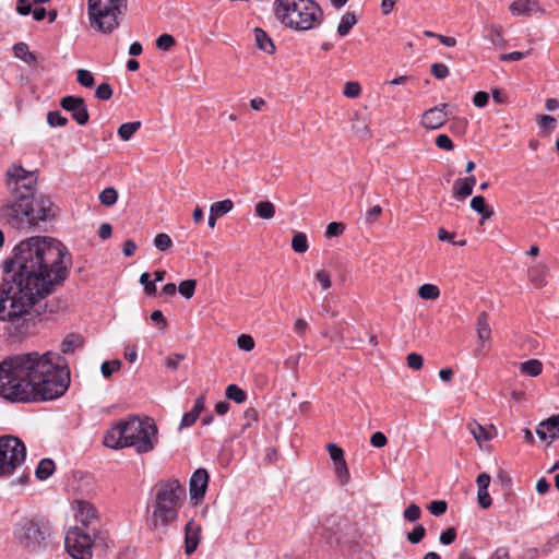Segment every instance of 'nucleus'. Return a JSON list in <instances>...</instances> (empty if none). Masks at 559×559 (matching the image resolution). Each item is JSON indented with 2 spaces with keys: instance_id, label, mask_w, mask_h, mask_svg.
Returning a JSON list of instances; mask_svg holds the SVG:
<instances>
[{
  "instance_id": "f257e3e1",
  "label": "nucleus",
  "mask_w": 559,
  "mask_h": 559,
  "mask_svg": "<svg viewBox=\"0 0 559 559\" xmlns=\"http://www.w3.org/2000/svg\"><path fill=\"white\" fill-rule=\"evenodd\" d=\"M70 264L66 246L55 238L36 236L21 241L3 263L0 321L12 323L17 335L27 333L33 325L31 310L64 282Z\"/></svg>"
},
{
  "instance_id": "f03ea898",
  "label": "nucleus",
  "mask_w": 559,
  "mask_h": 559,
  "mask_svg": "<svg viewBox=\"0 0 559 559\" xmlns=\"http://www.w3.org/2000/svg\"><path fill=\"white\" fill-rule=\"evenodd\" d=\"M60 355L24 353L0 362V396L13 403L53 401L68 391L70 370Z\"/></svg>"
},
{
  "instance_id": "7ed1b4c3",
  "label": "nucleus",
  "mask_w": 559,
  "mask_h": 559,
  "mask_svg": "<svg viewBox=\"0 0 559 559\" xmlns=\"http://www.w3.org/2000/svg\"><path fill=\"white\" fill-rule=\"evenodd\" d=\"M103 443L114 450L134 448L139 454L150 453L158 444V428L150 417L130 415L106 431Z\"/></svg>"
},
{
  "instance_id": "20e7f679",
  "label": "nucleus",
  "mask_w": 559,
  "mask_h": 559,
  "mask_svg": "<svg viewBox=\"0 0 559 559\" xmlns=\"http://www.w3.org/2000/svg\"><path fill=\"white\" fill-rule=\"evenodd\" d=\"M274 12L280 22L298 32L321 25L323 11L313 0H275Z\"/></svg>"
},
{
  "instance_id": "39448f33",
  "label": "nucleus",
  "mask_w": 559,
  "mask_h": 559,
  "mask_svg": "<svg viewBox=\"0 0 559 559\" xmlns=\"http://www.w3.org/2000/svg\"><path fill=\"white\" fill-rule=\"evenodd\" d=\"M155 503L148 524L154 528L168 526L178 518V509L185 497V488L177 479L158 481L155 485Z\"/></svg>"
},
{
  "instance_id": "423d86ee",
  "label": "nucleus",
  "mask_w": 559,
  "mask_h": 559,
  "mask_svg": "<svg viewBox=\"0 0 559 559\" xmlns=\"http://www.w3.org/2000/svg\"><path fill=\"white\" fill-rule=\"evenodd\" d=\"M126 10L127 0H87L90 23L103 33L115 31Z\"/></svg>"
},
{
  "instance_id": "0eeeda50",
  "label": "nucleus",
  "mask_w": 559,
  "mask_h": 559,
  "mask_svg": "<svg viewBox=\"0 0 559 559\" xmlns=\"http://www.w3.org/2000/svg\"><path fill=\"white\" fill-rule=\"evenodd\" d=\"M25 457L26 447L20 438L9 435L0 437V477L11 476L21 468Z\"/></svg>"
},
{
  "instance_id": "6e6552de",
  "label": "nucleus",
  "mask_w": 559,
  "mask_h": 559,
  "mask_svg": "<svg viewBox=\"0 0 559 559\" xmlns=\"http://www.w3.org/2000/svg\"><path fill=\"white\" fill-rule=\"evenodd\" d=\"M49 534V527L35 520H23L14 527V537L19 545L29 551L45 548Z\"/></svg>"
},
{
  "instance_id": "1a4fd4ad",
  "label": "nucleus",
  "mask_w": 559,
  "mask_h": 559,
  "mask_svg": "<svg viewBox=\"0 0 559 559\" xmlns=\"http://www.w3.org/2000/svg\"><path fill=\"white\" fill-rule=\"evenodd\" d=\"M7 187L12 199L32 201L37 178L22 166L12 165L8 169Z\"/></svg>"
},
{
  "instance_id": "9d476101",
  "label": "nucleus",
  "mask_w": 559,
  "mask_h": 559,
  "mask_svg": "<svg viewBox=\"0 0 559 559\" xmlns=\"http://www.w3.org/2000/svg\"><path fill=\"white\" fill-rule=\"evenodd\" d=\"M0 218L14 229L33 227L32 201L12 199L0 209Z\"/></svg>"
},
{
  "instance_id": "9b49d317",
  "label": "nucleus",
  "mask_w": 559,
  "mask_h": 559,
  "mask_svg": "<svg viewBox=\"0 0 559 559\" xmlns=\"http://www.w3.org/2000/svg\"><path fill=\"white\" fill-rule=\"evenodd\" d=\"M64 546L69 555L74 559H92L93 557V540L80 527L69 528L66 534Z\"/></svg>"
},
{
  "instance_id": "f8f14e48",
  "label": "nucleus",
  "mask_w": 559,
  "mask_h": 559,
  "mask_svg": "<svg viewBox=\"0 0 559 559\" xmlns=\"http://www.w3.org/2000/svg\"><path fill=\"white\" fill-rule=\"evenodd\" d=\"M348 522L341 515H330L322 523L321 536L329 545L338 544L342 540Z\"/></svg>"
},
{
  "instance_id": "ddd939ff",
  "label": "nucleus",
  "mask_w": 559,
  "mask_h": 559,
  "mask_svg": "<svg viewBox=\"0 0 559 559\" xmlns=\"http://www.w3.org/2000/svg\"><path fill=\"white\" fill-rule=\"evenodd\" d=\"M60 105L66 111L71 112L78 124L84 126L88 122L90 114L82 97L66 96L61 99Z\"/></svg>"
},
{
  "instance_id": "4468645a",
  "label": "nucleus",
  "mask_w": 559,
  "mask_h": 559,
  "mask_svg": "<svg viewBox=\"0 0 559 559\" xmlns=\"http://www.w3.org/2000/svg\"><path fill=\"white\" fill-rule=\"evenodd\" d=\"M447 104H441L426 110L421 116V126L428 130H436L441 128L447 122Z\"/></svg>"
},
{
  "instance_id": "2eb2a0df",
  "label": "nucleus",
  "mask_w": 559,
  "mask_h": 559,
  "mask_svg": "<svg viewBox=\"0 0 559 559\" xmlns=\"http://www.w3.org/2000/svg\"><path fill=\"white\" fill-rule=\"evenodd\" d=\"M209 473L205 468H198L190 478V496L192 499H202L206 492L209 484Z\"/></svg>"
},
{
  "instance_id": "dca6fc26",
  "label": "nucleus",
  "mask_w": 559,
  "mask_h": 559,
  "mask_svg": "<svg viewBox=\"0 0 559 559\" xmlns=\"http://www.w3.org/2000/svg\"><path fill=\"white\" fill-rule=\"evenodd\" d=\"M201 525L194 520H190L185 527V551L188 556L192 555L201 539Z\"/></svg>"
},
{
  "instance_id": "f3484780",
  "label": "nucleus",
  "mask_w": 559,
  "mask_h": 559,
  "mask_svg": "<svg viewBox=\"0 0 559 559\" xmlns=\"http://www.w3.org/2000/svg\"><path fill=\"white\" fill-rule=\"evenodd\" d=\"M536 433L540 440L549 442L559 438V415H554L542 421L536 428Z\"/></svg>"
},
{
  "instance_id": "a211bd4d",
  "label": "nucleus",
  "mask_w": 559,
  "mask_h": 559,
  "mask_svg": "<svg viewBox=\"0 0 559 559\" xmlns=\"http://www.w3.org/2000/svg\"><path fill=\"white\" fill-rule=\"evenodd\" d=\"M55 207L52 202L48 198H40L36 202V206L33 207V226L37 222H46L55 216Z\"/></svg>"
},
{
  "instance_id": "6ab92c4d",
  "label": "nucleus",
  "mask_w": 559,
  "mask_h": 559,
  "mask_svg": "<svg viewBox=\"0 0 559 559\" xmlns=\"http://www.w3.org/2000/svg\"><path fill=\"white\" fill-rule=\"evenodd\" d=\"M467 428L479 445L483 442L491 440L496 435V429L493 426L484 427L475 420L469 421L467 424Z\"/></svg>"
},
{
  "instance_id": "aec40b11",
  "label": "nucleus",
  "mask_w": 559,
  "mask_h": 559,
  "mask_svg": "<svg viewBox=\"0 0 559 559\" xmlns=\"http://www.w3.org/2000/svg\"><path fill=\"white\" fill-rule=\"evenodd\" d=\"M204 407H205V397L204 396L197 397L194 401L193 408L190 412L183 414L180 425H179V430L191 427L197 421L200 414L203 412Z\"/></svg>"
},
{
  "instance_id": "412c9836",
  "label": "nucleus",
  "mask_w": 559,
  "mask_h": 559,
  "mask_svg": "<svg viewBox=\"0 0 559 559\" xmlns=\"http://www.w3.org/2000/svg\"><path fill=\"white\" fill-rule=\"evenodd\" d=\"M75 518L82 524L87 525L97 518V512L92 503L87 501H78Z\"/></svg>"
},
{
  "instance_id": "4be33fe9",
  "label": "nucleus",
  "mask_w": 559,
  "mask_h": 559,
  "mask_svg": "<svg viewBox=\"0 0 559 559\" xmlns=\"http://www.w3.org/2000/svg\"><path fill=\"white\" fill-rule=\"evenodd\" d=\"M548 267L544 263H536L528 270V280L536 288H542L546 285V274Z\"/></svg>"
},
{
  "instance_id": "5701e85b",
  "label": "nucleus",
  "mask_w": 559,
  "mask_h": 559,
  "mask_svg": "<svg viewBox=\"0 0 559 559\" xmlns=\"http://www.w3.org/2000/svg\"><path fill=\"white\" fill-rule=\"evenodd\" d=\"M539 10L536 0H516L510 5L513 15L531 14Z\"/></svg>"
},
{
  "instance_id": "b1692460",
  "label": "nucleus",
  "mask_w": 559,
  "mask_h": 559,
  "mask_svg": "<svg viewBox=\"0 0 559 559\" xmlns=\"http://www.w3.org/2000/svg\"><path fill=\"white\" fill-rule=\"evenodd\" d=\"M254 37L257 46L260 50L269 55L274 52L275 46L273 44V40L263 29L257 27L254 29Z\"/></svg>"
},
{
  "instance_id": "393cba45",
  "label": "nucleus",
  "mask_w": 559,
  "mask_h": 559,
  "mask_svg": "<svg viewBox=\"0 0 559 559\" xmlns=\"http://www.w3.org/2000/svg\"><path fill=\"white\" fill-rule=\"evenodd\" d=\"M476 332L480 342L485 343L490 340L491 329L488 323V316L486 312H480L477 318Z\"/></svg>"
},
{
  "instance_id": "a878e982",
  "label": "nucleus",
  "mask_w": 559,
  "mask_h": 559,
  "mask_svg": "<svg viewBox=\"0 0 559 559\" xmlns=\"http://www.w3.org/2000/svg\"><path fill=\"white\" fill-rule=\"evenodd\" d=\"M469 206L473 211L481 215L483 219H489L493 212L486 205V200L483 195H476L471 200Z\"/></svg>"
},
{
  "instance_id": "bb28decb",
  "label": "nucleus",
  "mask_w": 559,
  "mask_h": 559,
  "mask_svg": "<svg viewBox=\"0 0 559 559\" xmlns=\"http://www.w3.org/2000/svg\"><path fill=\"white\" fill-rule=\"evenodd\" d=\"M55 462L50 459H43L35 471V475L39 480H46L55 472Z\"/></svg>"
},
{
  "instance_id": "cd10ccee",
  "label": "nucleus",
  "mask_w": 559,
  "mask_h": 559,
  "mask_svg": "<svg viewBox=\"0 0 559 559\" xmlns=\"http://www.w3.org/2000/svg\"><path fill=\"white\" fill-rule=\"evenodd\" d=\"M14 56L27 64H35L36 57L33 52L29 51L27 44L17 43L13 46Z\"/></svg>"
},
{
  "instance_id": "c85d7f7f",
  "label": "nucleus",
  "mask_w": 559,
  "mask_h": 559,
  "mask_svg": "<svg viewBox=\"0 0 559 559\" xmlns=\"http://www.w3.org/2000/svg\"><path fill=\"white\" fill-rule=\"evenodd\" d=\"M520 371L530 377H537L543 371V364L538 359H528L520 364Z\"/></svg>"
},
{
  "instance_id": "c756f323",
  "label": "nucleus",
  "mask_w": 559,
  "mask_h": 559,
  "mask_svg": "<svg viewBox=\"0 0 559 559\" xmlns=\"http://www.w3.org/2000/svg\"><path fill=\"white\" fill-rule=\"evenodd\" d=\"M357 23V19L355 13L347 12L345 13L337 26V33L340 36H346L349 31L353 28V26Z\"/></svg>"
},
{
  "instance_id": "7c9ffc66",
  "label": "nucleus",
  "mask_w": 559,
  "mask_h": 559,
  "mask_svg": "<svg viewBox=\"0 0 559 559\" xmlns=\"http://www.w3.org/2000/svg\"><path fill=\"white\" fill-rule=\"evenodd\" d=\"M255 214L262 219H271L275 215V206L270 201H260L255 204Z\"/></svg>"
},
{
  "instance_id": "2f4dec72",
  "label": "nucleus",
  "mask_w": 559,
  "mask_h": 559,
  "mask_svg": "<svg viewBox=\"0 0 559 559\" xmlns=\"http://www.w3.org/2000/svg\"><path fill=\"white\" fill-rule=\"evenodd\" d=\"M452 193L455 199L464 200L473 193V189L459 178L453 183Z\"/></svg>"
},
{
  "instance_id": "473e14b6",
  "label": "nucleus",
  "mask_w": 559,
  "mask_h": 559,
  "mask_svg": "<svg viewBox=\"0 0 559 559\" xmlns=\"http://www.w3.org/2000/svg\"><path fill=\"white\" fill-rule=\"evenodd\" d=\"M141 128V121L122 123L118 128V134L123 141H129L133 134Z\"/></svg>"
},
{
  "instance_id": "72a5a7b5",
  "label": "nucleus",
  "mask_w": 559,
  "mask_h": 559,
  "mask_svg": "<svg viewBox=\"0 0 559 559\" xmlns=\"http://www.w3.org/2000/svg\"><path fill=\"white\" fill-rule=\"evenodd\" d=\"M418 295L425 300H436L440 296V290L433 284H424L418 288Z\"/></svg>"
},
{
  "instance_id": "f704fd0d",
  "label": "nucleus",
  "mask_w": 559,
  "mask_h": 559,
  "mask_svg": "<svg viewBox=\"0 0 559 559\" xmlns=\"http://www.w3.org/2000/svg\"><path fill=\"white\" fill-rule=\"evenodd\" d=\"M233 207H234L233 201L229 199H226L223 201L214 202L211 205L210 211L212 212V214L221 217V216L227 214L228 212H230L233 210Z\"/></svg>"
},
{
  "instance_id": "c9c22d12",
  "label": "nucleus",
  "mask_w": 559,
  "mask_h": 559,
  "mask_svg": "<svg viewBox=\"0 0 559 559\" xmlns=\"http://www.w3.org/2000/svg\"><path fill=\"white\" fill-rule=\"evenodd\" d=\"M118 200V192L115 188L108 187L99 193V201L105 206H112Z\"/></svg>"
},
{
  "instance_id": "e433bc0d",
  "label": "nucleus",
  "mask_w": 559,
  "mask_h": 559,
  "mask_svg": "<svg viewBox=\"0 0 559 559\" xmlns=\"http://www.w3.org/2000/svg\"><path fill=\"white\" fill-rule=\"evenodd\" d=\"M292 248L297 253H305L309 246L305 233H297L292 239Z\"/></svg>"
},
{
  "instance_id": "4c0bfd02",
  "label": "nucleus",
  "mask_w": 559,
  "mask_h": 559,
  "mask_svg": "<svg viewBox=\"0 0 559 559\" xmlns=\"http://www.w3.org/2000/svg\"><path fill=\"white\" fill-rule=\"evenodd\" d=\"M225 395L227 399L236 402V403H242L246 400V393L243 390H241L236 384H229L226 388Z\"/></svg>"
},
{
  "instance_id": "58836bf2",
  "label": "nucleus",
  "mask_w": 559,
  "mask_h": 559,
  "mask_svg": "<svg viewBox=\"0 0 559 559\" xmlns=\"http://www.w3.org/2000/svg\"><path fill=\"white\" fill-rule=\"evenodd\" d=\"M195 287H197L195 280H185V281L180 282V284L178 286V292L186 299H191L194 295Z\"/></svg>"
},
{
  "instance_id": "ea45409f",
  "label": "nucleus",
  "mask_w": 559,
  "mask_h": 559,
  "mask_svg": "<svg viewBox=\"0 0 559 559\" xmlns=\"http://www.w3.org/2000/svg\"><path fill=\"white\" fill-rule=\"evenodd\" d=\"M76 81L84 87H92L95 83L93 73L85 69H79L76 71Z\"/></svg>"
},
{
  "instance_id": "a19ab883",
  "label": "nucleus",
  "mask_w": 559,
  "mask_h": 559,
  "mask_svg": "<svg viewBox=\"0 0 559 559\" xmlns=\"http://www.w3.org/2000/svg\"><path fill=\"white\" fill-rule=\"evenodd\" d=\"M334 469L340 484L345 485L349 479V471L345 460L334 463Z\"/></svg>"
},
{
  "instance_id": "79ce46f5",
  "label": "nucleus",
  "mask_w": 559,
  "mask_h": 559,
  "mask_svg": "<svg viewBox=\"0 0 559 559\" xmlns=\"http://www.w3.org/2000/svg\"><path fill=\"white\" fill-rule=\"evenodd\" d=\"M82 345V340L78 335H69L61 344V350L64 354L73 352L76 347Z\"/></svg>"
},
{
  "instance_id": "37998d69",
  "label": "nucleus",
  "mask_w": 559,
  "mask_h": 559,
  "mask_svg": "<svg viewBox=\"0 0 559 559\" xmlns=\"http://www.w3.org/2000/svg\"><path fill=\"white\" fill-rule=\"evenodd\" d=\"M176 44L173 35L163 34L156 39V46L163 51H169Z\"/></svg>"
},
{
  "instance_id": "c03bdc74",
  "label": "nucleus",
  "mask_w": 559,
  "mask_h": 559,
  "mask_svg": "<svg viewBox=\"0 0 559 559\" xmlns=\"http://www.w3.org/2000/svg\"><path fill=\"white\" fill-rule=\"evenodd\" d=\"M47 123L50 127H64L68 123V118L59 111H49L47 114Z\"/></svg>"
},
{
  "instance_id": "a18cd8bd",
  "label": "nucleus",
  "mask_w": 559,
  "mask_h": 559,
  "mask_svg": "<svg viewBox=\"0 0 559 559\" xmlns=\"http://www.w3.org/2000/svg\"><path fill=\"white\" fill-rule=\"evenodd\" d=\"M426 535V530L421 524H417L412 532H409L406 536L407 540L411 544H418L423 540Z\"/></svg>"
},
{
  "instance_id": "49530a36",
  "label": "nucleus",
  "mask_w": 559,
  "mask_h": 559,
  "mask_svg": "<svg viewBox=\"0 0 559 559\" xmlns=\"http://www.w3.org/2000/svg\"><path fill=\"white\" fill-rule=\"evenodd\" d=\"M421 515V510L416 503H411L403 512V518L408 522H416Z\"/></svg>"
},
{
  "instance_id": "de8ad7c7",
  "label": "nucleus",
  "mask_w": 559,
  "mask_h": 559,
  "mask_svg": "<svg viewBox=\"0 0 559 559\" xmlns=\"http://www.w3.org/2000/svg\"><path fill=\"white\" fill-rule=\"evenodd\" d=\"M154 245L160 251H165L173 246V240L169 235L160 233L155 236Z\"/></svg>"
},
{
  "instance_id": "09e8293b",
  "label": "nucleus",
  "mask_w": 559,
  "mask_h": 559,
  "mask_svg": "<svg viewBox=\"0 0 559 559\" xmlns=\"http://www.w3.org/2000/svg\"><path fill=\"white\" fill-rule=\"evenodd\" d=\"M120 367V360L104 361L100 366V371L105 378H109L114 372L118 371Z\"/></svg>"
},
{
  "instance_id": "8fccbe9b",
  "label": "nucleus",
  "mask_w": 559,
  "mask_h": 559,
  "mask_svg": "<svg viewBox=\"0 0 559 559\" xmlns=\"http://www.w3.org/2000/svg\"><path fill=\"white\" fill-rule=\"evenodd\" d=\"M488 31H489V34H488V39L493 44V45H498V44H501L503 41V37H502V28L500 25H497V24H491L489 27H488Z\"/></svg>"
},
{
  "instance_id": "3c124183",
  "label": "nucleus",
  "mask_w": 559,
  "mask_h": 559,
  "mask_svg": "<svg viewBox=\"0 0 559 559\" xmlns=\"http://www.w3.org/2000/svg\"><path fill=\"white\" fill-rule=\"evenodd\" d=\"M237 346L245 352H250L254 348V340L249 334H241L237 338Z\"/></svg>"
},
{
  "instance_id": "603ef678",
  "label": "nucleus",
  "mask_w": 559,
  "mask_h": 559,
  "mask_svg": "<svg viewBox=\"0 0 559 559\" xmlns=\"http://www.w3.org/2000/svg\"><path fill=\"white\" fill-rule=\"evenodd\" d=\"M360 84L355 81L347 82L344 86V95L348 98H356L360 95Z\"/></svg>"
},
{
  "instance_id": "864d4df0",
  "label": "nucleus",
  "mask_w": 559,
  "mask_h": 559,
  "mask_svg": "<svg viewBox=\"0 0 559 559\" xmlns=\"http://www.w3.org/2000/svg\"><path fill=\"white\" fill-rule=\"evenodd\" d=\"M448 504L444 500L431 501L428 506V510L435 516H440L447 512Z\"/></svg>"
},
{
  "instance_id": "5fc2aeb1",
  "label": "nucleus",
  "mask_w": 559,
  "mask_h": 559,
  "mask_svg": "<svg viewBox=\"0 0 559 559\" xmlns=\"http://www.w3.org/2000/svg\"><path fill=\"white\" fill-rule=\"evenodd\" d=\"M151 275L147 272H144L140 276V283L144 286V292L146 295L152 296L156 294L155 283L150 280Z\"/></svg>"
},
{
  "instance_id": "6e6d98bb",
  "label": "nucleus",
  "mask_w": 559,
  "mask_h": 559,
  "mask_svg": "<svg viewBox=\"0 0 559 559\" xmlns=\"http://www.w3.org/2000/svg\"><path fill=\"white\" fill-rule=\"evenodd\" d=\"M95 95L100 100H108L112 96V88L108 83H102L96 87Z\"/></svg>"
},
{
  "instance_id": "4d7b16f0",
  "label": "nucleus",
  "mask_w": 559,
  "mask_h": 559,
  "mask_svg": "<svg viewBox=\"0 0 559 559\" xmlns=\"http://www.w3.org/2000/svg\"><path fill=\"white\" fill-rule=\"evenodd\" d=\"M431 74L438 79L442 80L449 75V69L444 63H433L430 68Z\"/></svg>"
},
{
  "instance_id": "13d9d810",
  "label": "nucleus",
  "mask_w": 559,
  "mask_h": 559,
  "mask_svg": "<svg viewBox=\"0 0 559 559\" xmlns=\"http://www.w3.org/2000/svg\"><path fill=\"white\" fill-rule=\"evenodd\" d=\"M314 277H316L317 282H319V284L321 285L322 289L326 290L331 287L332 282H331L330 274L328 271L320 270V271L316 272Z\"/></svg>"
},
{
  "instance_id": "bf43d9fd",
  "label": "nucleus",
  "mask_w": 559,
  "mask_h": 559,
  "mask_svg": "<svg viewBox=\"0 0 559 559\" xmlns=\"http://www.w3.org/2000/svg\"><path fill=\"white\" fill-rule=\"evenodd\" d=\"M328 452L333 463L344 461V451L334 443L328 444Z\"/></svg>"
},
{
  "instance_id": "052dcab7",
  "label": "nucleus",
  "mask_w": 559,
  "mask_h": 559,
  "mask_svg": "<svg viewBox=\"0 0 559 559\" xmlns=\"http://www.w3.org/2000/svg\"><path fill=\"white\" fill-rule=\"evenodd\" d=\"M382 209L380 205H373L365 213L366 224L372 225L381 215Z\"/></svg>"
},
{
  "instance_id": "680f3d73",
  "label": "nucleus",
  "mask_w": 559,
  "mask_h": 559,
  "mask_svg": "<svg viewBox=\"0 0 559 559\" xmlns=\"http://www.w3.org/2000/svg\"><path fill=\"white\" fill-rule=\"evenodd\" d=\"M407 366L414 370H419L423 367V356L417 353H411L406 357Z\"/></svg>"
},
{
  "instance_id": "e2e57ef3",
  "label": "nucleus",
  "mask_w": 559,
  "mask_h": 559,
  "mask_svg": "<svg viewBox=\"0 0 559 559\" xmlns=\"http://www.w3.org/2000/svg\"><path fill=\"white\" fill-rule=\"evenodd\" d=\"M185 359V355L180 353H175L165 358V365L170 370H176L180 361Z\"/></svg>"
},
{
  "instance_id": "0e129e2a",
  "label": "nucleus",
  "mask_w": 559,
  "mask_h": 559,
  "mask_svg": "<svg viewBox=\"0 0 559 559\" xmlns=\"http://www.w3.org/2000/svg\"><path fill=\"white\" fill-rule=\"evenodd\" d=\"M477 502L481 509L490 508L492 500L488 489L477 490Z\"/></svg>"
},
{
  "instance_id": "69168bd1",
  "label": "nucleus",
  "mask_w": 559,
  "mask_h": 559,
  "mask_svg": "<svg viewBox=\"0 0 559 559\" xmlns=\"http://www.w3.org/2000/svg\"><path fill=\"white\" fill-rule=\"evenodd\" d=\"M345 229V225L343 223L332 222L326 226L325 236L326 237H336L340 236Z\"/></svg>"
},
{
  "instance_id": "338daca9",
  "label": "nucleus",
  "mask_w": 559,
  "mask_h": 559,
  "mask_svg": "<svg viewBox=\"0 0 559 559\" xmlns=\"http://www.w3.org/2000/svg\"><path fill=\"white\" fill-rule=\"evenodd\" d=\"M436 145L445 151H452L454 148L452 140L447 134H439L436 138Z\"/></svg>"
},
{
  "instance_id": "774afa93",
  "label": "nucleus",
  "mask_w": 559,
  "mask_h": 559,
  "mask_svg": "<svg viewBox=\"0 0 559 559\" xmlns=\"http://www.w3.org/2000/svg\"><path fill=\"white\" fill-rule=\"evenodd\" d=\"M456 538V531L454 527H449L440 534L439 540L443 545L452 544Z\"/></svg>"
}]
</instances>
